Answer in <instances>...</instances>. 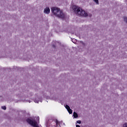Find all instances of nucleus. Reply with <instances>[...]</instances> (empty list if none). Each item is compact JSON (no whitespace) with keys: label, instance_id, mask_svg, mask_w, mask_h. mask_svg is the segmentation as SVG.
I'll return each mask as SVG.
<instances>
[{"label":"nucleus","instance_id":"obj_16","mask_svg":"<svg viewBox=\"0 0 127 127\" xmlns=\"http://www.w3.org/2000/svg\"><path fill=\"white\" fill-rule=\"evenodd\" d=\"M76 127H80L79 125H77V124H76Z\"/></svg>","mask_w":127,"mask_h":127},{"label":"nucleus","instance_id":"obj_14","mask_svg":"<svg viewBox=\"0 0 127 127\" xmlns=\"http://www.w3.org/2000/svg\"><path fill=\"white\" fill-rule=\"evenodd\" d=\"M50 122V120H49L47 123V126H50V124H49Z\"/></svg>","mask_w":127,"mask_h":127},{"label":"nucleus","instance_id":"obj_19","mask_svg":"<svg viewBox=\"0 0 127 127\" xmlns=\"http://www.w3.org/2000/svg\"><path fill=\"white\" fill-rule=\"evenodd\" d=\"M81 43H83V42H81Z\"/></svg>","mask_w":127,"mask_h":127},{"label":"nucleus","instance_id":"obj_15","mask_svg":"<svg viewBox=\"0 0 127 127\" xmlns=\"http://www.w3.org/2000/svg\"><path fill=\"white\" fill-rule=\"evenodd\" d=\"M77 124H81V121H77Z\"/></svg>","mask_w":127,"mask_h":127},{"label":"nucleus","instance_id":"obj_2","mask_svg":"<svg viewBox=\"0 0 127 127\" xmlns=\"http://www.w3.org/2000/svg\"><path fill=\"white\" fill-rule=\"evenodd\" d=\"M72 8L74 12L78 15H81V16H88V13H87V12L84 10H82L81 8L77 6H73Z\"/></svg>","mask_w":127,"mask_h":127},{"label":"nucleus","instance_id":"obj_5","mask_svg":"<svg viewBox=\"0 0 127 127\" xmlns=\"http://www.w3.org/2000/svg\"><path fill=\"white\" fill-rule=\"evenodd\" d=\"M64 107L65 109H66L67 112H68L69 114H72V110L70 108V107L68 105H64Z\"/></svg>","mask_w":127,"mask_h":127},{"label":"nucleus","instance_id":"obj_13","mask_svg":"<svg viewBox=\"0 0 127 127\" xmlns=\"http://www.w3.org/2000/svg\"><path fill=\"white\" fill-rule=\"evenodd\" d=\"M123 127H127V123H125L123 125Z\"/></svg>","mask_w":127,"mask_h":127},{"label":"nucleus","instance_id":"obj_9","mask_svg":"<svg viewBox=\"0 0 127 127\" xmlns=\"http://www.w3.org/2000/svg\"><path fill=\"white\" fill-rule=\"evenodd\" d=\"M71 41H72V42H73V43H76V42H77V40L75 39H71Z\"/></svg>","mask_w":127,"mask_h":127},{"label":"nucleus","instance_id":"obj_8","mask_svg":"<svg viewBox=\"0 0 127 127\" xmlns=\"http://www.w3.org/2000/svg\"><path fill=\"white\" fill-rule=\"evenodd\" d=\"M73 117H74V118H75V119H77V118H78V114H77V113H76V112H74L73 113Z\"/></svg>","mask_w":127,"mask_h":127},{"label":"nucleus","instance_id":"obj_3","mask_svg":"<svg viewBox=\"0 0 127 127\" xmlns=\"http://www.w3.org/2000/svg\"><path fill=\"white\" fill-rule=\"evenodd\" d=\"M27 122L33 127H39L38 126V123H39V117H36L30 119H27Z\"/></svg>","mask_w":127,"mask_h":127},{"label":"nucleus","instance_id":"obj_17","mask_svg":"<svg viewBox=\"0 0 127 127\" xmlns=\"http://www.w3.org/2000/svg\"><path fill=\"white\" fill-rule=\"evenodd\" d=\"M30 96H32V93H31V94H30Z\"/></svg>","mask_w":127,"mask_h":127},{"label":"nucleus","instance_id":"obj_1","mask_svg":"<svg viewBox=\"0 0 127 127\" xmlns=\"http://www.w3.org/2000/svg\"><path fill=\"white\" fill-rule=\"evenodd\" d=\"M51 11L54 15H55L57 17H59L60 18H64L65 17V13L60 10V8L57 7H52Z\"/></svg>","mask_w":127,"mask_h":127},{"label":"nucleus","instance_id":"obj_10","mask_svg":"<svg viewBox=\"0 0 127 127\" xmlns=\"http://www.w3.org/2000/svg\"><path fill=\"white\" fill-rule=\"evenodd\" d=\"M96 2V4H99V0H93Z\"/></svg>","mask_w":127,"mask_h":127},{"label":"nucleus","instance_id":"obj_6","mask_svg":"<svg viewBox=\"0 0 127 127\" xmlns=\"http://www.w3.org/2000/svg\"><path fill=\"white\" fill-rule=\"evenodd\" d=\"M34 102L35 103H37L38 104L39 102H41V103H42V99L37 97L34 100Z\"/></svg>","mask_w":127,"mask_h":127},{"label":"nucleus","instance_id":"obj_4","mask_svg":"<svg viewBox=\"0 0 127 127\" xmlns=\"http://www.w3.org/2000/svg\"><path fill=\"white\" fill-rule=\"evenodd\" d=\"M44 13L49 14L50 13V8L49 7H46L44 10Z\"/></svg>","mask_w":127,"mask_h":127},{"label":"nucleus","instance_id":"obj_18","mask_svg":"<svg viewBox=\"0 0 127 127\" xmlns=\"http://www.w3.org/2000/svg\"><path fill=\"white\" fill-rule=\"evenodd\" d=\"M28 102H29V103H31L30 101H29Z\"/></svg>","mask_w":127,"mask_h":127},{"label":"nucleus","instance_id":"obj_7","mask_svg":"<svg viewBox=\"0 0 127 127\" xmlns=\"http://www.w3.org/2000/svg\"><path fill=\"white\" fill-rule=\"evenodd\" d=\"M55 124H56V126L55 125H53L52 127H61L60 126V124H59V122L57 121V120H56L55 122Z\"/></svg>","mask_w":127,"mask_h":127},{"label":"nucleus","instance_id":"obj_11","mask_svg":"<svg viewBox=\"0 0 127 127\" xmlns=\"http://www.w3.org/2000/svg\"><path fill=\"white\" fill-rule=\"evenodd\" d=\"M124 21L127 23V17H124Z\"/></svg>","mask_w":127,"mask_h":127},{"label":"nucleus","instance_id":"obj_12","mask_svg":"<svg viewBox=\"0 0 127 127\" xmlns=\"http://www.w3.org/2000/svg\"><path fill=\"white\" fill-rule=\"evenodd\" d=\"M1 109L2 110H6V107L5 106H2Z\"/></svg>","mask_w":127,"mask_h":127}]
</instances>
